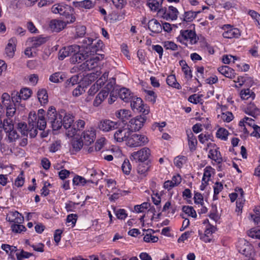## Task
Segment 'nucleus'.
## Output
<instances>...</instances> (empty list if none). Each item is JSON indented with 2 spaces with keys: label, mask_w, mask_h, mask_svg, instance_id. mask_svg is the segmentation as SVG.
I'll list each match as a JSON object with an SVG mask.
<instances>
[{
  "label": "nucleus",
  "mask_w": 260,
  "mask_h": 260,
  "mask_svg": "<svg viewBox=\"0 0 260 260\" xmlns=\"http://www.w3.org/2000/svg\"><path fill=\"white\" fill-rule=\"evenodd\" d=\"M8 133L9 134L8 140L9 143H12L15 141L16 140H17L19 137V135L16 131L12 129L9 131Z\"/></svg>",
  "instance_id": "61"
},
{
  "label": "nucleus",
  "mask_w": 260,
  "mask_h": 260,
  "mask_svg": "<svg viewBox=\"0 0 260 260\" xmlns=\"http://www.w3.org/2000/svg\"><path fill=\"white\" fill-rule=\"evenodd\" d=\"M67 23V21L53 19L49 23V27L52 31L59 32L66 27Z\"/></svg>",
  "instance_id": "16"
},
{
  "label": "nucleus",
  "mask_w": 260,
  "mask_h": 260,
  "mask_svg": "<svg viewBox=\"0 0 260 260\" xmlns=\"http://www.w3.org/2000/svg\"><path fill=\"white\" fill-rule=\"evenodd\" d=\"M61 147L60 141H56L50 144L49 149L51 152L54 153L58 151Z\"/></svg>",
  "instance_id": "60"
},
{
  "label": "nucleus",
  "mask_w": 260,
  "mask_h": 260,
  "mask_svg": "<svg viewBox=\"0 0 260 260\" xmlns=\"http://www.w3.org/2000/svg\"><path fill=\"white\" fill-rule=\"evenodd\" d=\"M85 124V122L84 120L79 119L73 125L71 129L68 130V136L72 137L77 134L78 131L82 130L84 127Z\"/></svg>",
  "instance_id": "15"
},
{
  "label": "nucleus",
  "mask_w": 260,
  "mask_h": 260,
  "mask_svg": "<svg viewBox=\"0 0 260 260\" xmlns=\"http://www.w3.org/2000/svg\"><path fill=\"white\" fill-rule=\"evenodd\" d=\"M218 72L224 75L225 77L229 78H233L235 77V71L227 66H224L218 68Z\"/></svg>",
  "instance_id": "21"
},
{
  "label": "nucleus",
  "mask_w": 260,
  "mask_h": 260,
  "mask_svg": "<svg viewBox=\"0 0 260 260\" xmlns=\"http://www.w3.org/2000/svg\"><path fill=\"white\" fill-rule=\"evenodd\" d=\"M16 255L18 260H22L24 258H29L32 255V253L22 250L20 252H17Z\"/></svg>",
  "instance_id": "55"
},
{
  "label": "nucleus",
  "mask_w": 260,
  "mask_h": 260,
  "mask_svg": "<svg viewBox=\"0 0 260 260\" xmlns=\"http://www.w3.org/2000/svg\"><path fill=\"white\" fill-rule=\"evenodd\" d=\"M237 247L239 252L246 257L251 256L253 253V246L244 239L239 240Z\"/></svg>",
  "instance_id": "6"
},
{
  "label": "nucleus",
  "mask_w": 260,
  "mask_h": 260,
  "mask_svg": "<svg viewBox=\"0 0 260 260\" xmlns=\"http://www.w3.org/2000/svg\"><path fill=\"white\" fill-rule=\"evenodd\" d=\"M178 14V11L177 9L173 6H170L168 8V10H166L164 13V17L167 20H168V19L176 20L177 18Z\"/></svg>",
  "instance_id": "24"
},
{
  "label": "nucleus",
  "mask_w": 260,
  "mask_h": 260,
  "mask_svg": "<svg viewBox=\"0 0 260 260\" xmlns=\"http://www.w3.org/2000/svg\"><path fill=\"white\" fill-rule=\"evenodd\" d=\"M188 101L193 104H197L202 101L201 96L194 94L189 96Z\"/></svg>",
  "instance_id": "62"
},
{
  "label": "nucleus",
  "mask_w": 260,
  "mask_h": 260,
  "mask_svg": "<svg viewBox=\"0 0 260 260\" xmlns=\"http://www.w3.org/2000/svg\"><path fill=\"white\" fill-rule=\"evenodd\" d=\"M108 78V72H105L102 76L96 81L95 84L98 85L101 88L104 84L105 82L107 81Z\"/></svg>",
  "instance_id": "51"
},
{
  "label": "nucleus",
  "mask_w": 260,
  "mask_h": 260,
  "mask_svg": "<svg viewBox=\"0 0 260 260\" xmlns=\"http://www.w3.org/2000/svg\"><path fill=\"white\" fill-rule=\"evenodd\" d=\"M240 95L242 100H248L250 98H251L252 99H254L255 94L249 88H247L246 89H243L241 91Z\"/></svg>",
  "instance_id": "35"
},
{
  "label": "nucleus",
  "mask_w": 260,
  "mask_h": 260,
  "mask_svg": "<svg viewBox=\"0 0 260 260\" xmlns=\"http://www.w3.org/2000/svg\"><path fill=\"white\" fill-rule=\"evenodd\" d=\"M100 59V57L98 56L91 57L86 60L83 63L80 64L79 69L80 70L83 71L92 70L98 66Z\"/></svg>",
  "instance_id": "9"
},
{
  "label": "nucleus",
  "mask_w": 260,
  "mask_h": 260,
  "mask_svg": "<svg viewBox=\"0 0 260 260\" xmlns=\"http://www.w3.org/2000/svg\"><path fill=\"white\" fill-rule=\"evenodd\" d=\"M177 39L178 41L186 46L187 45L188 42L190 44L192 45L197 43L198 40L195 31L188 29L181 30L180 35Z\"/></svg>",
  "instance_id": "3"
},
{
  "label": "nucleus",
  "mask_w": 260,
  "mask_h": 260,
  "mask_svg": "<svg viewBox=\"0 0 260 260\" xmlns=\"http://www.w3.org/2000/svg\"><path fill=\"white\" fill-rule=\"evenodd\" d=\"M187 138L190 150L191 151L194 150L197 144L196 137L193 135L192 133L190 131L189 133L187 134Z\"/></svg>",
  "instance_id": "31"
},
{
  "label": "nucleus",
  "mask_w": 260,
  "mask_h": 260,
  "mask_svg": "<svg viewBox=\"0 0 260 260\" xmlns=\"http://www.w3.org/2000/svg\"><path fill=\"white\" fill-rule=\"evenodd\" d=\"M117 93L119 98L125 102H129L134 99V93L127 88H122Z\"/></svg>",
  "instance_id": "18"
},
{
  "label": "nucleus",
  "mask_w": 260,
  "mask_h": 260,
  "mask_svg": "<svg viewBox=\"0 0 260 260\" xmlns=\"http://www.w3.org/2000/svg\"><path fill=\"white\" fill-rule=\"evenodd\" d=\"M16 43V39L15 38H12L9 40L8 44L6 47V53L10 57H12L14 54Z\"/></svg>",
  "instance_id": "22"
},
{
  "label": "nucleus",
  "mask_w": 260,
  "mask_h": 260,
  "mask_svg": "<svg viewBox=\"0 0 260 260\" xmlns=\"http://www.w3.org/2000/svg\"><path fill=\"white\" fill-rule=\"evenodd\" d=\"M20 223H15L11 225V229L14 233H20L22 231H25L26 228Z\"/></svg>",
  "instance_id": "49"
},
{
  "label": "nucleus",
  "mask_w": 260,
  "mask_h": 260,
  "mask_svg": "<svg viewBox=\"0 0 260 260\" xmlns=\"http://www.w3.org/2000/svg\"><path fill=\"white\" fill-rule=\"evenodd\" d=\"M186 157L184 156H178L175 158L174 159V164L175 165L179 168H180L182 167L183 164L186 161Z\"/></svg>",
  "instance_id": "58"
},
{
  "label": "nucleus",
  "mask_w": 260,
  "mask_h": 260,
  "mask_svg": "<svg viewBox=\"0 0 260 260\" xmlns=\"http://www.w3.org/2000/svg\"><path fill=\"white\" fill-rule=\"evenodd\" d=\"M6 219L11 222L21 223L24 218L22 215L17 211L10 212L6 217Z\"/></svg>",
  "instance_id": "19"
},
{
  "label": "nucleus",
  "mask_w": 260,
  "mask_h": 260,
  "mask_svg": "<svg viewBox=\"0 0 260 260\" xmlns=\"http://www.w3.org/2000/svg\"><path fill=\"white\" fill-rule=\"evenodd\" d=\"M87 182L93 183L91 180H86L84 177L79 175H76L73 179V184L74 185H84Z\"/></svg>",
  "instance_id": "32"
},
{
  "label": "nucleus",
  "mask_w": 260,
  "mask_h": 260,
  "mask_svg": "<svg viewBox=\"0 0 260 260\" xmlns=\"http://www.w3.org/2000/svg\"><path fill=\"white\" fill-rule=\"evenodd\" d=\"M11 99L13 104L15 105L17 103H20L21 100H22L20 91H13L12 92Z\"/></svg>",
  "instance_id": "44"
},
{
  "label": "nucleus",
  "mask_w": 260,
  "mask_h": 260,
  "mask_svg": "<svg viewBox=\"0 0 260 260\" xmlns=\"http://www.w3.org/2000/svg\"><path fill=\"white\" fill-rule=\"evenodd\" d=\"M28 41L31 43V48H37L44 44L47 41V39L41 37H34L29 38Z\"/></svg>",
  "instance_id": "23"
},
{
  "label": "nucleus",
  "mask_w": 260,
  "mask_h": 260,
  "mask_svg": "<svg viewBox=\"0 0 260 260\" xmlns=\"http://www.w3.org/2000/svg\"><path fill=\"white\" fill-rule=\"evenodd\" d=\"M114 80H110L106 85L104 87L102 91L95 97L93 101L94 106H99L104 99L107 97L110 91L112 89L113 86L115 84Z\"/></svg>",
  "instance_id": "5"
},
{
  "label": "nucleus",
  "mask_w": 260,
  "mask_h": 260,
  "mask_svg": "<svg viewBox=\"0 0 260 260\" xmlns=\"http://www.w3.org/2000/svg\"><path fill=\"white\" fill-rule=\"evenodd\" d=\"M241 80L243 79L244 80V84H245L247 86L251 87L252 86L254 83V81L252 78L249 77L246 75L245 76L241 77L240 78Z\"/></svg>",
  "instance_id": "63"
},
{
  "label": "nucleus",
  "mask_w": 260,
  "mask_h": 260,
  "mask_svg": "<svg viewBox=\"0 0 260 260\" xmlns=\"http://www.w3.org/2000/svg\"><path fill=\"white\" fill-rule=\"evenodd\" d=\"M96 133L93 128H91L90 130L84 131L81 138L85 145H89L93 143L95 139Z\"/></svg>",
  "instance_id": "13"
},
{
  "label": "nucleus",
  "mask_w": 260,
  "mask_h": 260,
  "mask_svg": "<svg viewBox=\"0 0 260 260\" xmlns=\"http://www.w3.org/2000/svg\"><path fill=\"white\" fill-rule=\"evenodd\" d=\"M87 52L88 51L86 49H83L80 48L78 51H77L75 54L71 56L70 58L71 62L73 63H80L86 59L90 56L89 52Z\"/></svg>",
  "instance_id": "10"
},
{
  "label": "nucleus",
  "mask_w": 260,
  "mask_h": 260,
  "mask_svg": "<svg viewBox=\"0 0 260 260\" xmlns=\"http://www.w3.org/2000/svg\"><path fill=\"white\" fill-rule=\"evenodd\" d=\"M24 173L21 172L20 174L16 178L14 184L16 186L20 187L23 186L24 183V178L23 177Z\"/></svg>",
  "instance_id": "57"
},
{
  "label": "nucleus",
  "mask_w": 260,
  "mask_h": 260,
  "mask_svg": "<svg viewBox=\"0 0 260 260\" xmlns=\"http://www.w3.org/2000/svg\"><path fill=\"white\" fill-rule=\"evenodd\" d=\"M20 92L21 95V99H22L23 100L28 99L32 94L31 90L27 87L22 88L20 90Z\"/></svg>",
  "instance_id": "41"
},
{
  "label": "nucleus",
  "mask_w": 260,
  "mask_h": 260,
  "mask_svg": "<svg viewBox=\"0 0 260 260\" xmlns=\"http://www.w3.org/2000/svg\"><path fill=\"white\" fill-rule=\"evenodd\" d=\"M150 205V204L148 202H144L141 205H137L135 206L134 209L138 213L143 212L144 209H147Z\"/></svg>",
  "instance_id": "59"
},
{
  "label": "nucleus",
  "mask_w": 260,
  "mask_h": 260,
  "mask_svg": "<svg viewBox=\"0 0 260 260\" xmlns=\"http://www.w3.org/2000/svg\"><path fill=\"white\" fill-rule=\"evenodd\" d=\"M73 9L69 5L61 3L56 4L51 7V12L55 14H59L66 18L68 23L74 22L76 18L73 16Z\"/></svg>",
  "instance_id": "2"
},
{
  "label": "nucleus",
  "mask_w": 260,
  "mask_h": 260,
  "mask_svg": "<svg viewBox=\"0 0 260 260\" xmlns=\"http://www.w3.org/2000/svg\"><path fill=\"white\" fill-rule=\"evenodd\" d=\"M47 121L44 116H39L36 125L40 130H44L46 126Z\"/></svg>",
  "instance_id": "50"
},
{
  "label": "nucleus",
  "mask_w": 260,
  "mask_h": 260,
  "mask_svg": "<svg viewBox=\"0 0 260 260\" xmlns=\"http://www.w3.org/2000/svg\"><path fill=\"white\" fill-rule=\"evenodd\" d=\"M182 211L188 214V216H191L193 218L197 217V213L195 210L191 206H184L182 207Z\"/></svg>",
  "instance_id": "40"
},
{
  "label": "nucleus",
  "mask_w": 260,
  "mask_h": 260,
  "mask_svg": "<svg viewBox=\"0 0 260 260\" xmlns=\"http://www.w3.org/2000/svg\"><path fill=\"white\" fill-rule=\"evenodd\" d=\"M64 75L61 72H56L51 75L49 80L53 83H59L63 81Z\"/></svg>",
  "instance_id": "33"
},
{
  "label": "nucleus",
  "mask_w": 260,
  "mask_h": 260,
  "mask_svg": "<svg viewBox=\"0 0 260 260\" xmlns=\"http://www.w3.org/2000/svg\"><path fill=\"white\" fill-rule=\"evenodd\" d=\"M107 3L112 2L115 7L117 9H122L126 4L125 0H105Z\"/></svg>",
  "instance_id": "52"
},
{
  "label": "nucleus",
  "mask_w": 260,
  "mask_h": 260,
  "mask_svg": "<svg viewBox=\"0 0 260 260\" xmlns=\"http://www.w3.org/2000/svg\"><path fill=\"white\" fill-rule=\"evenodd\" d=\"M121 169L125 174L128 175L130 173L132 166L128 159L124 160L121 166Z\"/></svg>",
  "instance_id": "45"
},
{
  "label": "nucleus",
  "mask_w": 260,
  "mask_h": 260,
  "mask_svg": "<svg viewBox=\"0 0 260 260\" xmlns=\"http://www.w3.org/2000/svg\"><path fill=\"white\" fill-rule=\"evenodd\" d=\"M166 81L169 86L176 88L178 89H181V86L179 83L177 82L176 77L174 75L168 76Z\"/></svg>",
  "instance_id": "30"
},
{
  "label": "nucleus",
  "mask_w": 260,
  "mask_h": 260,
  "mask_svg": "<svg viewBox=\"0 0 260 260\" xmlns=\"http://www.w3.org/2000/svg\"><path fill=\"white\" fill-rule=\"evenodd\" d=\"M2 128H4L6 133H8L9 131L13 129L14 125L10 118H8L3 120V122H2Z\"/></svg>",
  "instance_id": "36"
},
{
  "label": "nucleus",
  "mask_w": 260,
  "mask_h": 260,
  "mask_svg": "<svg viewBox=\"0 0 260 260\" xmlns=\"http://www.w3.org/2000/svg\"><path fill=\"white\" fill-rule=\"evenodd\" d=\"M145 92L146 93V99L152 104H154L156 99V95L155 92L152 90H145Z\"/></svg>",
  "instance_id": "56"
},
{
  "label": "nucleus",
  "mask_w": 260,
  "mask_h": 260,
  "mask_svg": "<svg viewBox=\"0 0 260 260\" xmlns=\"http://www.w3.org/2000/svg\"><path fill=\"white\" fill-rule=\"evenodd\" d=\"M47 120L51 124L54 131L59 129L62 125L66 129H71L74 121V116L69 113H66L64 110H61L57 113L54 107L49 108L47 113Z\"/></svg>",
  "instance_id": "1"
},
{
  "label": "nucleus",
  "mask_w": 260,
  "mask_h": 260,
  "mask_svg": "<svg viewBox=\"0 0 260 260\" xmlns=\"http://www.w3.org/2000/svg\"><path fill=\"white\" fill-rule=\"evenodd\" d=\"M148 29L153 33L158 34L161 31L162 26L155 19H152L147 23Z\"/></svg>",
  "instance_id": "20"
},
{
  "label": "nucleus",
  "mask_w": 260,
  "mask_h": 260,
  "mask_svg": "<svg viewBox=\"0 0 260 260\" xmlns=\"http://www.w3.org/2000/svg\"><path fill=\"white\" fill-rule=\"evenodd\" d=\"M130 136V131L128 128L122 127L118 129L114 134V139L118 142L127 141Z\"/></svg>",
  "instance_id": "14"
},
{
  "label": "nucleus",
  "mask_w": 260,
  "mask_h": 260,
  "mask_svg": "<svg viewBox=\"0 0 260 260\" xmlns=\"http://www.w3.org/2000/svg\"><path fill=\"white\" fill-rule=\"evenodd\" d=\"M119 125L117 122L113 121L109 119L101 120L99 125V128L105 132L112 131L118 127Z\"/></svg>",
  "instance_id": "11"
},
{
  "label": "nucleus",
  "mask_w": 260,
  "mask_h": 260,
  "mask_svg": "<svg viewBox=\"0 0 260 260\" xmlns=\"http://www.w3.org/2000/svg\"><path fill=\"white\" fill-rule=\"evenodd\" d=\"M200 13H201L200 11L196 12L191 11L185 12L183 15V20L186 22H191L196 17L197 14Z\"/></svg>",
  "instance_id": "34"
},
{
  "label": "nucleus",
  "mask_w": 260,
  "mask_h": 260,
  "mask_svg": "<svg viewBox=\"0 0 260 260\" xmlns=\"http://www.w3.org/2000/svg\"><path fill=\"white\" fill-rule=\"evenodd\" d=\"M38 98L41 104H45L48 103V94L47 90L45 89H39L37 93Z\"/></svg>",
  "instance_id": "29"
},
{
  "label": "nucleus",
  "mask_w": 260,
  "mask_h": 260,
  "mask_svg": "<svg viewBox=\"0 0 260 260\" xmlns=\"http://www.w3.org/2000/svg\"><path fill=\"white\" fill-rule=\"evenodd\" d=\"M208 157L214 160L217 164H220L222 161L220 152L218 149H211L209 151Z\"/></svg>",
  "instance_id": "27"
},
{
  "label": "nucleus",
  "mask_w": 260,
  "mask_h": 260,
  "mask_svg": "<svg viewBox=\"0 0 260 260\" xmlns=\"http://www.w3.org/2000/svg\"><path fill=\"white\" fill-rule=\"evenodd\" d=\"M83 144L82 139H74L72 143V146L76 151H79L83 147Z\"/></svg>",
  "instance_id": "54"
},
{
  "label": "nucleus",
  "mask_w": 260,
  "mask_h": 260,
  "mask_svg": "<svg viewBox=\"0 0 260 260\" xmlns=\"http://www.w3.org/2000/svg\"><path fill=\"white\" fill-rule=\"evenodd\" d=\"M2 105L5 106H10V105L13 104L11 96L6 92L3 93L2 95Z\"/></svg>",
  "instance_id": "37"
},
{
  "label": "nucleus",
  "mask_w": 260,
  "mask_h": 260,
  "mask_svg": "<svg viewBox=\"0 0 260 260\" xmlns=\"http://www.w3.org/2000/svg\"><path fill=\"white\" fill-rule=\"evenodd\" d=\"M73 6L78 8H84L86 9H90L93 7V4L90 0H84L79 2H73Z\"/></svg>",
  "instance_id": "25"
},
{
  "label": "nucleus",
  "mask_w": 260,
  "mask_h": 260,
  "mask_svg": "<svg viewBox=\"0 0 260 260\" xmlns=\"http://www.w3.org/2000/svg\"><path fill=\"white\" fill-rule=\"evenodd\" d=\"M77 215L76 214H71L68 215L67 217V223H68V225H71L73 227L75 225L77 220Z\"/></svg>",
  "instance_id": "47"
},
{
  "label": "nucleus",
  "mask_w": 260,
  "mask_h": 260,
  "mask_svg": "<svg viewBox=\"0 0 260 260\" xmlns=\"http://www.w3.org/2000/svg\"><path fill=\"white\" fill-rule=\"evenodd\" d=\"M18 131L24 136H27L28 134V127L25 122H20L17 124Z\"/></svg>",
  "instance_id": "46"
},
{
  "label": "nucleus",
  "mask_w": 260,
  "mask_h": 260,
  "mask_svg": "<svg viewBox=\"0 0 260 260\" xmlns=\"http://www.w3.org/2000/svg\"><path fill=\"white\" fill-rule=\"evenodd\" d=\"M150 165L149 161L148 162H140L137 167L138 173L141 175H145L146 173L148 171Z\"/></svg>",
  "instance_id": "28"
},
{
  "label": "nucleus",
  "mask_w": 260,
  "mask_h": 260,
  "mask_svg": "<svg viewBox=\"0 0 260 260\" xmlns=\"http://www.w3.org/2000/svg\"><path fill=\"white\" fill-rule=\"evenodd\" d=\"M223 29L225 31L222 34V36L225 38H238L241 35L240 30L238 28L233 27L230 25H224Z\"/></svg>",
  "instance_id": "12"
},
{
  "label": "nucleus",
  "mask_w": 260,
  "mask_h": 260,
  "mask_svg": "<svg viewBox=\"0 0 260 260\" xmlns=\"http://www.w3.org/2000/svg\"><path fill=\"white\" fill-rule=\"evenodd\" d=\"M150 154V150L147 147H144L139 151L132 153L131 156L134 159L142 162L147 160L149 157Z\"/></svg>",
  "instance_id": "8"
},
{
  "label": "nucleus",
  "mask_w": 260,
  "mask_h": 260,
  "mask_svg": "<svg viewBox=\"0 0 260 260\" xmlns=\"http://www.w3.org/2000/svg\"><path fill=\"white\" fill-rule=\"evenodd\" d=\"M164 47L166 50H171L172 51H176L178 50V46L174 42L172 41H165L162 43Z\"/></svg>",
  "instance_id": "42"
},
{
  "label": "nucleus",
  "mask_w": 260,
  "mask_h": 260,
  "mask_svg": "<svg viewBox=\"0 0 260 260\" xmlns=\"http://www.w3.org/2000/svg\"><path fill=\"white\" fill-rule=\"evenodd\" d=\"M129 102L131 103V107L134 111L137 112L138 110H142V108H140L143 104L141 98L134 96V99L129 101Z\"/></svg>",
  "instance_id": "26"
},
{
  "label": "nucleus",
  "mask_w": 260,
  "mask_h": 260,
  "mask_svg": "<svg viewBox=\"0 0 260 260\" xmlns=\"http://www.w3.org/2000/svg\"><path fill=\"white\" fill-rule=\"evenodd\" d=\"M6 108V116L8 118L12 117L16 113V105L12 104L10 106L5 107Z\"/></svg>",
  "instance_id": "48"
},
{
  "label": "nucleus",
  "mask_w": 260,
  "mask_h": 260,
  "mask_svg": "<svg viewBox=\"0 0 260 260\" xmlns=\"http://www.w3.org/2000/svg\"><path fill=\"white\" fill-rule=\"evenodd\" d=\"M96 78L95 74L94 73L87 75L85 76L82 81V84L86 87L87 86L90 84L92 81H93Z\"/></svg>",
  "instance_id": "43"
},
{
  "label": "nucleus",
  "mask_w": 260,
  "mask_h": 260,
  "mask_svg": "<svg viewBox=\"0 0 260 260\" xmlns=\"http://www.w3.org/2000/svg\"><path fill=\"white\" fill-rule=\"evenodd\" d=\"M85 91V90L84 89V87H82L80 85H79L75 89H74L72 94L74 96L77 97L81 95Z\"/></svg>",
  "instance_id": "64"
},
{
  "label": "nucleus",
  "mask_w": 260,
  "mask_h": 260,
  "mask_svg": "<svg viewBox=\"0 0 260 260\" xmlns=\"http://www.w3.org/2000/svg\"><path fill=\"white\" fill-rule=\"evenodd\" d=\"M147 5L152 11H157L159 9V3L156 0H149Z\"/></svg>",
  "instance_id": "53"
},
{
  "label": "nucleus",
  "mask_w": 260,
  "mask_h": 260,
  "mask_svg": "<svg viewBox=\"0 0 260 260\" xmlns=\"http://www.w3.org/2000/svg\"><path fill=\"white\" fill-rule=\"evenodd\" d=\"M38 117L35 112L29 113L28 116V126L29 127L31 126H36Z\"/></svg>",
  "instance_id": "38"
},
{
  "label": "nucleus",
  "mask_w": 260,
  "mask_h": 260,
  "mask_svg": "<svg viewBox=\"0 0 260 260\" xmlns=\"http://www.w3.org/2000/svg\"><path fill=\"white\" fill-rule=\"evenodd\" d=\"M148 142V138L144 135L133 134L127 139L126 144L130 147L143 146Z\"/></svg>",
  "instance_id": "4"
},
{
  "label": "nucleus",
  "mask_w": 260,
  "mask_h": 260,
  "mask_svg": "<svg viewBox=\"0 0 260 260\" xmlns=\"http://www.w3.org/2000/svg\"><path fill=\"white\" fill-rule=\"evenodd\" d=\"M228 135V131L224 128H219L216 132V137L224 141L227 140Z\"/></svg>",
  "instance_id": "39"
},
{
  "label": "nucleus",
  "mask_w": 260,
  "mask_h": 260,
  "mask_svg": "<svg viewBox=\"0 0 260 260\" xmlns=\"http://www.w3.org/2000/svg\"><path fill=\"white\" fill-rule=\"evenodd\" d=\"M103 46V42L100 40H94V42L91 46L86 47V50L89 52V56L94 53H96L97 51L101 50Z\"/></svg>",
  "instance_id": "17"
},
{
  "label": "nucleus",
  "mask_w": 260,
  "mask_h": 260,
  "mask_svg": "<svg viewBox=\"0 0 260 260\" xmlns=\"http://www.w3.org/2000/svg\"><path fill=\"white\" fill-rule=\"evenodd\" d=\"M146 120V117L141 115L131 119L128 124V128L130 131H138L143 126Z\"/></svg>",
  "instance_id": "7"
}]
</instances>
